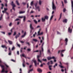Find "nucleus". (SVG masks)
I'll return each instance as SVG.
<instances>
[{
  "instance_id": "nucleus-46",
  "label": "nucleus",
  "mask_w": 73,
  "mask_h": 73,
  "mask_svg": "<svg viewBox=\"0 0 73 73\" xmlns=\"http://www.w3.org/2000/svg\"><path fill=\"white\" fill-rule=\"evenodd\" d=\"M23 51V48H21V49L20 50L21 53Z\"/></svg>"
},
{
  "instance_id": "nucleus-4",
  "label": "nucleus",
  "mask_w": 73,
  "mask_h": 73,
  "mask_svg": "<svg viewBox=\"0 0 73 73\" xmlns=\"http://www.w3.org/2000/svg\"><path fill=\"white\" fill-rule=\"evenodd\" d=\"M11 5H12L13 7V9L14 11H15V7H16V6L15 5V4H13V2L12 1L11 2Z\"/></svg>"
},
{
  "instance_id": "nucleus-15",
  "label": "nucleus",
  "mask_w": 73,
  "mask_h": 73,
  "mask_svg": "<svg viewBox=\"0 0 73 73\" xmlns=\"http://www.w3.org/2000/svg\"><path fill=\"white\" fill-rule=\"evenodd\" d=\"M27 34V33H26V32H25L23 35L21 37H25V35H26V34Z\"/></svg>"
},
{
  "instance_id": "nucleus-22",
  "label": "nucleus",
  "mask_w": 73,
  "mask_h": 73,
  "mask_svg": "<svg viewBox=\"0 0 73 73\" xmlns=\"http://www.w3.org/2000/svg\"><path fill=\"white\" fill-rule=\"evenodd\" d=\"M61 17H62V13H60V17L59 19V21L61 19Z\"/></svg>"
},
{
  "instance_id": "nucleus-7",
  "label": "nucleus",
  "mask_w": 73,
  "mask_h": 73,
  "mask_svg": "<svg viewBox=\"0 0 73 73\" xmlns=\"http://www.w3.org/2000/svg\"><path fill=\"white\" fill-rule=\"evenodd\" d=\"M59 63H60V64L59 65V66L60 67V68H64V67L62 66V63H61V62H60Z\"/></svg>"
},
{
  "instance_id": "nucleus-47",
  "label": "nucleus",
  "mask_w": 73,
  "mask_h": 73,
  "mask_svg": "<svg viewBox=\"0 0 73 73\" xmlns=\"http://www.w3.org/2000/svg\"><path fill=\"white\" fill-rule=\"evenodd\" d=\"M42 60L43 61H46V59H43Z\"/></svg>"
},
{
  "instance_id": "nucleus-62",
  "label": "nucleus",
  "mask_w": 73,
  "mask_h": 73,
  "mask_svg": "<svg viewBox=\"0 0 73 73\" xmlns=\"http://www.w3.org/2000/svg\"><path fill=\"white\" fill-rule=\"evenodd\" d=\"M23 66L25 67V64H23Z\"/></svg>"
},
{
  "instance_id": "nucleus-32",
  "label": "nucleus",
  "mask_w": 73,
  "mask_h": 73,
  "mask_svg": "<svg viewBox=\"0 0 73 73\" xmlns=\"http://www.w3.org/2000/svg\"><path fill=\"white\" fill-rule=\"evenodd\" d=\"M19 35H17L16 36H15V38H16V39H17V37H19Z\"/></svg>"
},
{
  "instance_id": "nucleus-23",
  "label": "nucleus",
  "mask_w": 73,
  "mask_h": 73,
  "mask_svg": "<svg viewBox=\"0 0 73 73\" xmlns=\"http://www.w3.org/2000/svg\"><path fill=\"white\" fill-rule=\"evenodd\" d=\"M48 17L47 16H45L44 17L45 19H46V20H48Z\"/></svg>"
},
{
  "instance_id": "nucleus-1",
  "label": "nucleus",
  "mask_w": 73,
  "mask_h": 73,
  "mask_svg": "<svg viewBox=\"0 0 73 73\" xmlns=\"http://www.w3.org/2000/svg\"><path fill=\"white\" fill-rule=\"evenodd\" d=\"M39 52H40V55H38L37 58L38 62H39L41 63L42 62L40 60V57H41V50H39Z\"/></svg>"
},
{
  "instance_id": "nucleus-36",
  "label": "nucleus",
  "mask_w": 73,
  "mask_h": 73,
  "mask_svg": "<svg viewBox=\"0 0 73 73\" xmlns=\"http://www.w3.org/2000/svg\"><path fill=\"white\" fill-rule=\"evenodd\" d=\"M57 33L58 35H61V33H60L58 31H57Z\"/></svg>"
},
{
  "instance_id": "nucleus-8",
  "label": "nucleus",
  "mask_w": 73,
  "mask_h": 73,
  "mask_svg": "<svg viewBox=\"0 0 73 73\" xmlns=\"http://www.w3.org/2000/svg\"><path fill=\"white\" fill-rule=\"evenodd\" d=\"M33 62H34V63L35 65V66H36L37 64V63H36V60H33Z\"/></svg>"
},
{
  "instance_id": "nucleus-33",
  "label": "nucleus",
  "mask_w": 73,
  "mask_h": 73,
  "mask_svg": "<svg viewBox=\"0 0 73 73\" xmlns=\"http://www.w3.org/2000/svg\"><path fill=\"white\" fill-rule=\"evenodd\" d=\"M34 21L35 23V24H37V22L35 19L34 20Z\"/></svg>"
},
{
  "instance_id": "nucleus-60",
  "label": "nucleus",
  "mask_w": 73,
  "mask_h": 73,
  "mask_svg": "<svg viewBox=\"0 0 73 73\" xmlns=\"http://www.w3.org/2000/svg\"><path fill=\"white\" fill-rule=\"evenodd\" d=\"M22 4L23 5H25V4H26V3H25L24 2H23L22 3Z\"/></svg>"
},
{
  "instance_id": "nucleus-30",
  "label": "nucleus",
  "mask_w": 73,
  "mask_h": 73,
  "mask_svg": "<svg viewBox=\"0 0 73 73\" xmlns=\"http://www.w3.org/2000/svg\"><path fill=\"white\" fill-rule=\"evenodd\" d=\"M25 11H21L19 12V14H21V13H25Z\"/></svg>"
},
{
  "instance_id": "nucleus-49",
  "label": "nucleus",
  "mask_w": 73,
  "mask_h": 73,
  "mask_svg": "<svg viewBox=\"0 0 73 73\" xmlns=\"http://www.w3.org/2000/svg\"><path fill=\"white\" fill-rule=\"evenodd\" d=\"M41 31V29H40L39 30V31L38 32V34H39V33L40 32V31Z\"/></svg>"
},
{
  "instance_id": "nucleus-55",
  "label": "nucleus",
  "mask_w": 73,
  "mask_h": 73,
  "mask_svg": "<svg viewBox=\"0 0 73 73\" xmlns=\"http://www.w3.org/2000/svg\"><path fill=\"white\" fill-rule=\"evenodd\" d=\"M18 20H19V19H17L15 20V21H18Z\"/></svg>"
},
{
  "instance_id": "nucleus-59",
  "label": "nucleus",
  "mask_w": 73,
  "mask_h": 73,
  "mask_svg": "<svg viewBox=\"0 0 73 73\" xmlns=\"http://www.w3.org/2000/svg\"><path fill=\"white\" fill-rule=\"evenodd\" d=\"M11 25H12V23H10L9 24V26L10 27H11Z\"/></svg>"
},
{
  "instance_id": "nucleus-57",
  "label": "nucleus",
  "mask_w": 73,
  "mask_h": 73,
  "mask_svg": "<svg viewBox=\"0 0 73 73\" xmlns=\"http://www.w3.org/2000/svg\"><path fill=\"white\" fill-rule=\"evenodd\" d=\"M65 11H66V9H63V12H65Z\"/></svg>"
},
{
  "instance_id": "nucleus-48",
  "label": "nucleus",
  "mask_w": 73,
  "mask_h": 73,
  "mask_svg": "<svg viewBox=\"0 0 73 73\" xmlns=\"http://www.w3.org/2000/svg\"><path fill=\"white\" fill-rule=\"evenodd\" d=\"M11 33H8V35H9V36H10V35H11Z\"/></svg>"
},
{
  "instance_id": "nucleus-20",
  "label": "nucleus",
  "mask_w": 73,
  "mask_h": 73,
  "mask_svg": "<svg viewBox=\"0 0 73 73\" xmlns=\"http://www.w3.org/2000/svg\"><path fill=\"white\" fill-rule=\"evenodd\" d=\"M16 3L17 4V5H19V1H16Z\"/></svg>"
},
{
  "instance_id": "nucleus-12",
  "label": "nucleus",
  "mask_w": 73,
  "mask_h": 73,
  "mask_svg": "<svg viewBox=\"0 0 73 73\" xmlns=\"http://www.w3.org/2000/svg\"><path fill=\"white\" fill-rule=\"evenodd\" d=\"M8 42L9 43V44H10V45H12L13 44L12 41H11L8 40Z\"/></svg>"
},
{
  "instance_id": "nucleus-25",
  "label": "nucleus",
  "mask_w": 73,
  "mask_h": 73,
  "mask_svg": "<svg viewBox=\"0 0 73 73\" xmlns=\"http://www.w3.org/2000/svg\"><path fill=\"white\" fill-rule=\"evenodd\" d=\"M22 57H25V58H27V57H26V56H25V54H22Z\"/></svg>"
},
{
  "instance_id": "nucleus-37",
  "label": "nucleus",
  "mask_w": 73,
  "mask_h": 73,
  "mask_svg": "<svg viewBox=\"0 0 73 73\" xmlns=\"http://www.w3.org/2000/svg\"><path fill=\"white\" fill-rule=\"evenodd\" d=\"M16 35V32H14V34H13V36H15Z\"/></svg>"
},
{
  "instance_id": "nucleus-31",
  "label": "nucleus",
  "mask_w": 73,
  "mask_h": 73,
  "mask_svg": "<svg viewBox=\"0 0 73 73\" xmlns=\"http://www.w3.org/2000/svg\"><path fill=\"white\" fill-rule=\"evenodd\" d=\"M32 70H33V69L29 70V71L28 72V73H30L31 72V71H32Z\"/></svg>"
},
{
  "instance_id": "nucleus-38",
  "label": "nucleus",
  "mask_w": 73,
  "mask_h": 73,
  "mask_svg": "<svg viewBox=\"0 0 73 73\" xmlns=\"http://www.w3.org/2000/svg\"><path fill=\"white\" fill-rule=\"evenodd\" d=\"M15 49V47L13 46L12 47V50H14V49Z\"/></svg>"
},
{
  "instance_id": "nucleus-5",
  "label": "nucleus",
  "mask_w": 73,
  "mask_h": 73,
  "mask_svg": "<svg viewBox=\"0 0 73 73\" xmlns=\"http://www.w3.org/2000/svg\"><path fill=\"white\" fill-rule=\"evenodd\" d=\"M68 32H69V33H72V29H70V27H69V28L68 29Z\"/></svg>"
},
{
  "instance_id": "nucleus-29",
  "label": "nucleus",
  "mask_w": 73,
  "mask_h": 73,
  "mask_svg": "<svg viewBox=\"0 0 73 73\" xmlns=\"http://www.w3.org/2000/svg\"><path fill=\"white\" fill-rule=\"evenodd\" d=\"M33 41L35 42H37V40L36 39H33Z\"/></svg>"
},
{
  "instance_id": "nucleus-61",
  "label": "nucleus",
  "mask_w": 73,
  "mask_h": 73,
  "mask_svg": "<svg viewBox=\"0 0 73 73\" xmlns=\"http://www.w3.org/2000/svg\"><path fill=\"white\" fill-rule=\"evenodd\" d=\"M20 72H22V70H21V69L20 68Z\"/></svg>"
},
{
  "instance_id": "nucleus-39",
  "label": "nucleus",
  "mask_w": 73,
  "mask_h": 73,
  "mask_svg": "<svg viewBox=\"0 0 73 73\" xmlns=\"http://www.w3.org/2000/svg\"><path fill=\"white\" fill-rule=\"evenodd\" d=\"M50 63H51V64H53V61L51 60L50 61Z\"/></svg>"
},
{
  "instance_id": "nucleus-45",
  "label": "nucleus",
  "mask_w": 73,
  "mask_h": 73,
  "mask_svg": "<svg viewBox=\"0 0 73 73\" xmlns=\"http://www.w3.org/2000/svg\"><path fill=\"white\" fill-rule=\"evenodd\" d=\"M2 17H3V16L2 15H1V17L0 18V20H1V19H2Z\"/></svg>"
},
{
  "instance_id": "nucleus-43",
  "label": "nucleus",
  "mask_w": 73,
  "mask_h": 73,
  "mask_svg": "<svg viewBox=\"0 0 73 73\" xmlns=\"http://www.w3.org/2000/svg\"><path fill=\"white\" fill-rule=\"evenodd\" d=\"M36 9H40V7L38 6H37V7H36Z\"/></svg>"
},
{
  "instance_id": "nucleus-51",
  "label": "nucleus",
  "mask_w": 73,
  "mask_h": 73,
  "mask_svg": "<svg viewBox=\"0 0 73 73\" xmlns=\"http://www.w3.org/2000/svg\"><path fill=\"white\" fill-rule=\"evenodd\" d=\"M48 53H50V50H48Z\"/></svg>"
},
{
  "instance_id": "nucleus-44",
  "label": "nucleus",
  "mask_w": 73,
  "mask_h": 73,
  "mask_svg": "<svg viewBox=\"0 0 73 73\" xmlns=\"http://www.w3.org/2000/svg\"><path fill=\"white\" fill-rule=\"evenodd\" d=\"M9 55H11V51H9Z\"/></svg>"
},
{
  "instance_id": "nucleus-34",
  "label": "nucleus",
  "mask_w": 73,
  "mask_h": 73,
  "mask_svg": "<svg viewBox=\"0 0 73 73\" xmlns=\"http://www.w3.org/2000/svg\"><path fill=\"white\" fill-rule=\"evenodd\" d=\"M53 15H52L50 19V20H51L52 19H53Z\"/></svg>"
},
{
  "instance_id": "nucleus-50",
  "label": "nucleus",
  "mask_w": 73,
  "mask_h": 73,
  "mask_svg": "<svg viewBox=\"0 0 73 73\" xmlns=\"http://www.w3.org/2000/svg\"><path fill=\"white\" fill-rule=\"evenodd\" d=\"M64 2L65 3H67V0H64Z\"/></svg>"
},
{
  "instance_id": "nucleus-54",
  "label": "nucleus",
  "mask_w": 73,
  "mask_h": 73,
  "mask_svg": "<svg viewBox=\"0 0 73 73\" xmlns=\"http://www.w3.org/2000/svg\"><path fill=\"white\" fill-rule=\"evenodd\" d=\"M27 48V46H26L24 48V50H25V49H26V48Z\"/></svg>"
},
{
  "instance_id": "nucleus-28",
  "label": "nucleus",
  "mask_w": 73,
  "mask_h": 73,
  "mask_svg": "<svg viewBox=\"0 0 73 73\" xmlns=\"http://www.w3.org/2000/svg\"><path fill=\"white\" fill-rule=\"evenodd\" d=\"M57 66V63H56L55 65L54 66V68H56V66Z\"/></svg>"
},
{
  "instance_id": "nucleus-41",
  "label": "nucleus",
  "mask_w": 73,
  "mask_h": 73,
  "mask_svg": "<svg viewBox=\"0 0 73 73\" xmlns=\"http://www.w3.org/2000/svg\"><path fill=\"white\" fill-rule=\"evenodd\" d=\"M27 44H28L29 45H30V44H29V42H26Z\"/></svg>"
},
{
  "instance_id": "nucleus-13",
  "label": "nucleus",
  "mask_w": 73,
  "mask_h": 73,
  "mask_svg": "<svg viewBox=\"0 0 73 73\" xmlns=\"http://www.w3.org/2000/svg\"><path fill=\"white\" fill-rule=\"evenodd\" d=\"M65 41H66V45L67 44V43H68V39H67V38H66L65 39Z\"/></svg>"
},
{
  "instance_id": "nucleus-17",
  "label": "nucleus",
  "mask_w": 73,
  "mask_h": 73,
  "mask_svg": "<svg viewBox=\"0 0 73 73\" xmlns=\"http://www.w3.org/2000/svg\"><path fill=\"white\" fill-rule=\"evenodd\" d=\"M39 4L40 5H41L42 4V2L40 0H39Z\"/></svg>"
},
{
  "instance_id": "nucleus-18",
  "label": "nucleus",
  "mask_w": 73,
  "mask_h": 73,
  "mask_svg": "<svg viewBox=\"0 0 73 73\" xmlns=\"http://www.w3.org/2000/svg\"><path fill=\"white\" fill-rule=\"evenodd\" d=\"M30 27L31 29H33V27H32V24H30Z\"/></svg>"
},
{
  "instance_id": "nucleus-56",
  "label": "nucleus",
  "mask_w": 73,
  "mask_h": 73,
  "mask_svg": "<svg viewBox=\"0 0 73 73\" xmlns=\"http://www.w3.org/2000/svg\"><path fill=\"white\" fill-rule=\"evenodd\" d=\"M32 65H31L30 66H29V68L30 69H31V68H32Z\"/></svg>"
},
{
  "instance_id": "nucleus-16",
  "label": "nucleus",
  "mask_w": 73,
  "mask_h": 73,
  "mask_svg": "<svg viewBox=\"0 0 73 73\" xmlns=\"http://www.w3.org/2000/svg\"><path fill=\"white\" fill-rule=\"evenodd\" d=\"M4 11H2V12H3V13H4V12H5V11H7V9L4 8Z\"/></svg>"
},
{
  "instance_id": "nucleus-10",
  "label": "nucleus",
  "mask_w": 73,
  "mask_h": 73,
  "mask_svg": "<svg viewBox=\"0 0 73 73\" xmlns=\"http://www.w3.org/2000/svg\"><path fill=\"white\" fill-rule=\"evenodd\" d=\"M67 21H68V20L67 19H65L63 20V22L64 23H67Z\"/></svg>"
},
{
  "instance_id": "nucleus-21",
  "label": "nucleus",
  "mask_w": 73,
  "mask_h": 73,
  "mask_svg": "<svg viewBox=\"0 0 73 73\" xmlns=\"http://www.w3.org/2000/svg\"><path fill=\"white\" fill-rule=\"evenodd\" d=\"M5 65L6 67V70H7V68H9V66H8L6 64H5Z\"/></svg>"
},
{
  "instance_id": "nucleus-3",
  "label": "nucleus",
  "mask_w": 73,
  "mask_h": 73,
  "mask_svg": "<svg viewBox=\"0 0 73 73\" xmlns=\"http://www.w3.org/2000/svg\"><path fill=\"white\" fill-rule=\"evenodd\" d=\"M52 5L53 10H56V7L55 6V5H54V2L53 1L52 2Z\"/></svg>"
},
{
  "instance_id": "nucleus-26",
  "label": "nucleus",
  "mask_w": 73,
  "mask_h": 73,
  "mask_svg": "<svg viewBox=\"0 0 73 73\" xmlns=\"http://www.w3.org/2000/svg\"><path fill=\"white\" fill-rule=\"evenodd\" d=\"M28 52H31V48H28L27 50Z\"/></svg>"
},
{
  "instance_id": "nucleus-58",
  "label": "nucleus",
  "mask_w": 73,
  "mask_h": 73,
  "mask_svg": "<svg viewBox=\"0 0 73 73\" xmlns=\"http://www.w3.org/2000/svg\"><path fill=\"white\" fill-rule=\"evenodd\" d=\"M34 52H38V50H37L34 51Z\"/></svg>"
},
{
  "instance_id": "nucleus-27",
  "label": "nucleus",
  "mask_w": 73,
  "mask_h": 73,
  "mask_svg": "<svg viewBox=\"0 0 73 73\" xmlns=\"http://www.w3.org/2000/svg\"><path fill=\"white\" fill-rule=\"evenodd\" d=\"M43 34V33L42 32H41V33H39V34H38V36L40 35H42Z\"/></svg>"
},
{
  "instance_id": "nucleus-2",
  "label": "nucleus",
  "mask_w": 73,
  "mask_h": 73,
  "mask_svg": "<svg viewBox=\"0 0 73 73\" xmlns=\"http://www.w3.org/2000/svg\"><path fill=\"white\" fill-rule=\"evenodd\" d=\"M65 50H59L58 51V53H61V56L62 57H64V55L62 54V52H64Z\"/></svg>"
},
{
  "instance_id": "nucleus-63",
  "label": "nucleus",
  "mask_w": 73,
  "mask_h": 73,
  "mask_svg": "<svg viewBox=\"0 0 73 73\" xmlns=\"http://www.w3.org/2000/svg\"><path fill=\"white\" fill-rule=\"evenodd\" d=\"M17 53L18 55H19V51H17Z\"/></svg>"
},
{
  "instance_id": "nucleus-9",
  "label": "nucleus",
  "mask_w": 73,
  "mask_h": 73,
  "mask_svg": "<svg viewBox=\"0 0 73 73\" xmlns=\"http://www.w3.org/2000/svg\"><path fill=\"white\" fill-rule=\"evenodd\" d=\"M1 47L3 48H5L6 49H7V47L5 45H2Z\"/></svg>"
},
{
  "instance_id": "nucleus-35",
  "label": "nucleus",
  "mask_w": 73,
  "mask_h": 73,
  "mask_svg": "<svg viewBox=\"0 0 73 73\" xmlns=\"http://www.w3.org/2000/svg\"><path fill=\"white\" fill-rule=\"evenodd\" d=\"M31 5H33V1H32L31 3Z\"/></svg>"
},
{
  "instance_id": "nucleus-42",
  "label": "nucleus",
  "mask_w": 73,
  "mask_h": 73,
  "mask_svg": "<svg viewBox=\"0 0 73 73\" xmlns=\"http://www.w3.org/2000/svg\"><path fill=\"white\" fill-rule=\"evenodd\" d=\"M55 59L56 58H55V57H54V61L55 62H56V60Z\"/></svg>"
},
{
  "instance_id": "nucleus-64",
  "label": "nucleus",
  "mask_w": 73,
  "mask_h": 73,
  "mask_svg": "<svg viewBox=\"0 0 73 73\" xmlns=\"http://www.w3.org/2000/svg\"><path fill=\"white\" fill-rule=\"evenodd\" d=\"M19 17V18H21V19H22V18H23V17Z\"/></svg>"
},
{
  "instance_id": "nucleus-14",
  "label": "nucleus",
  "mask_w": 73,
  "mask_h": 73,
  "mask_svg": "<svg viewBox=\"0 0 73 73\" xmlns=\"http://www.w3.org/2000/svg\"><path fill=\"white\" fill-rule=\"evenodd\" d=\"M23 22H25V21L26 20V17L25 16L23 17Z\"/></svg>"
},
{
  "instance_id": "nucleus-53",
  "label": "nucleus",
  "mask_w": 73,
  "mask_h": 73,
  "mask_svg": "<svg viewBox=\"0 0 73 73\" xmlns=\"http://www.w3.org/2000/svg\"><path fill=\"white\" fill-rule=\"evenodd\" d=\"M1 33H2L4 35H5V32H1Z\"/></svg>"
},
{
  "instance_id": "nucleus-6",
  "label": "nucleus",
  "mask_w": 73,
  "mask_h": 73,
  "mask_svg": "<svg viewBox=\"0 0 73 73\" xmlns=\"http://www.w3.org/2000/svg\"><path fill=\"white\" fill-rule=\"evenodd\" d=\"M48 60H50L51 59H54V56H53L52 57H48Z\"/></svg>"
},
{
  "instance_id": "nucleus-24",
  "label": "nucleus",
  "mask_w": 73,
  "mask_h": 73,
  "mask_svg": "<svg viewBox=\"0 0 73 73\" xmlns=\"http://www.w3.org/2000/svg\"><path fill=\"white\" fill-rule=\"evenodd\" d=\"M42 22H44V21H45V18L44 19V18H42Z\"/></svg>"
},
{
  "instance_id": "nucleus-52",
  "label": "nucleus",
  "mask_w": 73,
  "mask_h": 73,
  "mask_svg": "<svg viewBox=\"0 0 73 73\" xmlns=\"http://www.w3.org/2000/svg\"><path fill=\"white\" fill-rule=\"evenodd\" d=\"M61 3H62V6L63 7H64V3H63V1H62Z\"/></svg>"
},
{
  "instance_id": "nucleus-40",
  "label": "nucleus",
  "mask_w": 73,
  "mask_h": 73,
  "mask_svg": "<svg viewBox=\"0 0 73 73\" xmlns=\"http://www.w3.org/2000/svg\"><path fill=\"white\" fill-rule=\"evenodd\" d=\"M40 16V15H36L35 16V17H39Z\"/></svg>"
},
{
  "instance_id": "nucleus-19",
  "label": "nucleus",
  "mask_w": 73,
  "mask_h": 73,
  "mask_svg": "<svg viewBox=\"0 0 73 73\" xmlns=\"http://www.w3.org/2000/svg\"><path fill=\"white\" fill-rule=\"evenodd\" d=\"M1 9H3V7H4V4H3V3L1 4Z\"/></svg>"
},
{
  "instance_id": "nucleus-11",
  "label": "nucleus",
  "mask_w": 73,
  "mask_h": 73,
  "mask_svg": "<svg viewBox=\"0 0 73 73\" xmlns=\"http://www.w3.org/2000/svg\"><path fill=\"white\" fill-rule=\"evenodd\" d=\"M37 71L39 73H41V72H42V70H41L40 68L38 69Z\"/></svg>"
}]
</instances>
